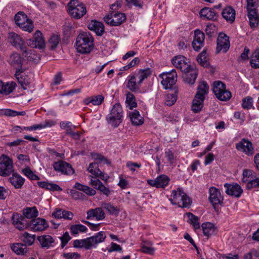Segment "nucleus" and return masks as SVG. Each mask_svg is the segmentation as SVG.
<instances>
[{
    "label": "nucleus",
    "instance_id": "nucleus-1",
    "mask_svg": "<svg viewBox=\"0 0 259 259\" xmlns=\"http://www.w3.org/2000/svg\"><path fill=\"white\" fill-rule=\"evenodd\" d=\"M75 46L78 52L88 54L93 49L94 38L89 32L80 33L76 39Z\"/></svg>",
    "mask_w": 259,
    "mask_h": 259
},
{
    "label": "nucleus",
    "instance_id": "nucleus-2",
    "mask_svg": "<svg viewBox=\"0 0 259 259\" xmlns=\"http://www.w3.org/2000/svg\"><path fill=\"white\" fill-rule=\"evenodd\" d=\"M209 86L206 81H202L197 88V91L192 101V110L195 113H198L203 107L205 96L207 95Z\"/></svg>",
    "mask_w": 259,
    "mask_h": 259
},
{
    "label": "nucleus",
    "instance_id": "nucleus-3",
    "mask_svg": "<svg viewBox=\"0 0 259 259\" xmlns=\"http://www.w3.org/2000/svg\"><path fill=\"white\" fill-rule=\"evenodd\" d=\"M169 201L173 205L183 208H189L191 204L189 196L180 188L172 191Z\"/></svg>",
    "mask_w": 259,
    "mask_h": 259
},
{
    "label": "nucleus",
    "instance_id": "nucleus-4",
    "mask_svg": "<svg viewBox=\"0 0 259 259\" xmlns=\"http://www.w3.org/2000/svg\"><path fill=\"white\" fill-rule=\"evenodd\" d=\"M69 14L75 19H79L84 16L87 12L84 4L78 0H70L67 4Z\"/></svg>",
    "mask_w": 259,
    "mask_h": 259
},
{
    "label": "nucleus",
    "instance_id": "nucleus-5",
    "mask_svg": "<svg viewBox=\"0 0 259 259\" xmlns=\"http://www.w3.org/2000/svg\"><path fill=\"white\" fill-rule=\"evenodd\" d=\"M123 117V110L121 105L117 103L111 109L110 112L106 116V120L109 124L114 127H117L121 122Z\"/></svg>",
    "mask_w": 259,
    "mask_h": 259
},
{
    "label": "nucleus",
    "instance_id": "nucleus-6",
    "mask_svg": "<svg viewBox=\"0 0 259 259\" xmlns=\"http://www.w3.org/2000/svg\"><path fill=\"white\" fill-rule=\"evenodd\" d=\"M212 90L215 97L220 101H226L231 98V92L226 89L225 84L221 81L214 82Z\"/></svg>",
    "mask_w": 259,
    "mask_h": 259
},
{
    "label": "nucleus",
    "instance_id": "nucleus-7",
    "mask_svg": "<svg viewBox=\"0 0 259 259\" xmlns=\"http://www.w3.org/2000/svg\"><path fill=\"white\" fill-rule=\"evenodd\" d=\"M14 171L13 160L6 155L0 157V176L7 177Z\"/></svg>",
    "mask_w": 259,
    "mask_h": 259
},
{
    "label": "nucleus",
    "instance_id": "nucleus-8",
    "mask_svg": "<svg viewBox=\"0 0 259 259\" xmlns=\"http://www.w3.org/2000/svg\"><path fill=\"white\" fill-rule=\"evenodd\" d=\"M162 78L161 84L165 89H170L177 81V73L175 69L171 71L164 72L159 75Z\"/></svg>",
    "mask_w": 259,
    "mask_h": 259
},
{
    "label": "nucleus",
    "instance_id": "nucleus-9",
    "mask_svg": "<svg viewBox=\"0 0 259 259\" xmlns=\"http://www.w3.org/2000/svg\"><path fill=\"white\" fill-rule=\"evenodd\" d=\"M104 19L110 25L118 26L125 20L126 16L122 13H114L105 16Z\"/></svg>",
    "mask_w": 259,
    "mask_h": 259
},
{
    "label": "nucleus",
    "instance_id": "nucleus-10",
    "mask_svg": "<svg viewBox=\"0 0 259 259\" xmlns=\"http://www.w3.org/2000/svg\"><path fill=\"white\" fill-rule=\"evenodd\" d=\"M172 65L182 72H188L190 69L191 65L189 64L188 60L183 56H175L172 60Z\"/></svg>",
    "mask_w": 259,
    "mask_h": 259
},
{
    "label": "nucleus",
    "instance_id": "nucleus-11",
    "mask_svg": "<svg viewBox=\"0 0 259 259\" xmlns=\"http://www.w3.org/2000/svg\"><path fill=\"white\" fill-rule=\"evenodd\" d=\"M236 148L248 156H251L254 153L252 143L245 138H243L239 142L236 144Z\"/></svg>",
    "mask_w": 259,
    "mask_h": 259
},
{
    "label": "nucleus",
    "instance_id": "nucleus-12",
    "mask_svg": "<svg viewBox=\"0 0 259 259\" xmlns=\"http://www.w3.org/2000/svg\"><path fill=\"white\" fill-rule=\"evenodd\" d=\"M53 166L55 171L65 175H71L74 172L70 164L62 160L55 162Z\"/></svg>",
    "mask_w": 259,
    "mask_h": 259
},
{
    "label": "nucleus",
    "instance_id": "nucleus-13",
    "mask_svg": "<svg viewBox=\"0 0 259 259\" xmlns=\"http://www.w3.org/2000/svg\"><path fill=\"white\" fill-rule=\"evenodd\" d=\"M7 40L8 42L13 47L21 51L25 49V45L22 38L15 32H9L8 34Z\"/></svg>",
    "mask_w": 259,
    "mask_h": 259
},
{
    "label": "nucleus",
    "instance_id": "nucleus-14",
    "mask_svg": "<svg viewBox=\"0 0 259 259\" xmlns=\"http://www.w3.org/2000/svg\"><path fill=\"white\" fill-rule=\"evenodd\" d=\"M28 226L31 230L37 232L45 230L49 227V225L45 219L37 218L32 219L28 224Z\"/></svg>",
    "mask_w": 259,
    "mask_h": 259
},
{
    "label": "nucleus",
    "instance_id": "nucleus-15",
    "mask_svg": "<svg viewBox=\"0 0 259 259\" xmlns=\"http://www.w3.org/2000/svg\"><path fill=\"white\" fill-rule=\"evenodd\" d=\"M209 200L214 208H215V206L223 203V197L218 189L211 187L209 189Z\"/></svg>",
    "mask_w": 259,
    "mask_h": 259
},
{
    "label": "nucleus",
    "instance_id": "nucleus-16",
    "mask_svg": "<svg viewBox=\"0 0 259 259\" xmlns=\"http://www.w3.org/2000/svg\"><path fill=\"white\" fill-rule=\"evenodd\" d=\"M230 48L229 37L224 33H221L217 39L216 52L219 53L222 51L226 53Z\"/></svg>",
    "mask_w": 259,
    "mask_h": 259
},
{
    "label": "nucleus",
    "instance_id": "nucleus-17",
    "mask_svg": "<svg viewBox=\"0 0 259 259\" xmlns=\"http://www.w3.org/2000/svg\"><path fill=\"white\" fill-rule=\"evenodd\" d=\"M28 45L32 48L43 49L45 47V41L42 37V33L37 30L34 34L32 39L28 40Z\"/></svg>",
    "mask_w": 259,
    "mask_h": 259
},
{
    "label": "nucleus",
    "instance_id": "nucleus-18",
    "mask_svg": "<svg viewBox=\"0 0 259 259\" xmlns=\"http://www.w3.org/2000/svg\"><path fill=\"white\" fill-rule=\"evenodd\" d=\"M126 88L131 92L134 93H140V88L142 83L138 80L135 74L129 75L126 79Z\"/></svg>",
    "mask_w": 259,
    "mask_h": 259
},
{
    "label": "nucleus",
    "instance_id": "nucleus-19",
    "mask_svg": "<svg viewBox=\"0 0 259 259\" xmlns=\"http://www.w3.org/2000/svg\"><path fill=\"white\" fill-rule=\"evenodd\" d=\"M224 187L226 188L225 192L229 195L239 198L243 193V190L241 186L237 183L224 184Z\"/></svg>",
    "mask_w": 259,
    "mask_h": 259
},
{
    "label": "nucleus",
    "instance_id": "nucleus-20",
    "mask_svg": "<svg viewBox=\"0 0 259 259\" xmlns=\"http://www.w3.org/2000/svg\"><path fill=\"white\" fill-rule=\"evenodd\" d=\"M169 182V178L164 175H160L154 180H148L147 181L148 184L157 188H164L168 185Z\"/></svg>",
    "mask_w": 259,
    "mask_h": 259
},
{
    "label": "nucleus",
    "instance_id": "nucleus-21",
    "mask_svg": "<svg viewBox=\"0 0 259 259\" xmlns=\"http://www.w3.org/2000/svg\"><path fill=\"white\" fill-rule=\"evenodd\" d=\"M204 38L205 35L204 33L199 29L195 31L192 46L195 51H198L203 47Z\"/></svg>",
    "mask_w": 259,
    "mask_h": 259
},
{
    "label": "nucleus",
    "instance_id": "nucleus-22",
    "mask_svg": "<svg viewBox=\"0 0 259 259\" xmlns=\"http://www.w3.org/2000/svg\"><path fill=\"white\" fill-rule=\"evenodd\" d=\"M103 208L97 207L95 209H91L87 211V219L92 220L95 218L97 221L103 220L105 218V214L103 210Z\"/></svg>",
    "mask_w": 259,
    "mask_h": 259
},
{
    "label": "nucleus",
    "instance_id": "nucleus-23",
    "mask_svg": "<svg viewBox=\"0 0 259 259\" xmlns=\"http://www.w3.org/2000/svg\"><path fill=\"white\" fill-rule=\"evenodd\" d=\"M90 185L95 189L100 191L107 196L110 195L112 191L109 190L108 188L106 187L103 183L98 179L91 177Z\"/></svg>",
    "mask_w": 259,
    "mask_h": 259
},
{
    "label": "nucleus",
    "instance_id": "nucleus-24",
    "mask_svg": "<svg viewBox=\"0 0 259 259\" xmlns=\"http://www.w3.org/2000/svg\"><path fill=\"white\" fill-rule=\"evenodd\" d=\"M88 170L89 172L97 177L100 178L103 181H106L109 178V176L107 174L103 172L100 170L98 168V164L97 162L90 163Z\"/></svg>",
    "mask_w": 259,
    "mask_h": 259
},
{
    "label": "nucleus",
    "instance_id": "nucleus-25",
    "mask_svg": "<svg viewBox=\"0 0 259 259\" xmlns=\"http://www.w3.org/2000/svg\"><path fill=\"white\" fill-rule=\"evenodd\" d=\"M201 18L203 19L215 21L217 19V14L213 9L205 7L202 9L199 13Z\"/></svg>",
    "mask_w": 259,
    "mask_h": 259
},
{
    "label": "nucleus",
    "instance_id": "nucleus-26",
    "mask_svg": "<svg viewBox=\"0 0 259 259\" xmlns=\"http://www.w3.org/2000/svg\"><path fill=\"white\" fill-rule=\"evenodd\" d=\"M42 248H49L54 246L55 240L49 235H43L37 237Z\"/></svg>",
    "mask_w": 259,
    "mask_h": 259
},
{
    "label": "nucleus",
    "instance_id": "nucleus-27",
    "mask_svg": "<svg viewBox=\"0 0 259 259\" xmlns=\"http://www.w3.org/2000/svg\"><path fill=\"white\" fill-rule=\"evenodd\" d=\"M9 182L15 189H21L25 182V179L17 172H13L9 178Z\"/></svg>",
    "mask_w": 259,
    "mask_h": 259
},
{
    "label": "nucleus",
    "instance_id": "nucleus-28",
    "mask_svg": "<svg viewBox=\"0 0 259 259\" xmlns=\"http://www.w3.org/2000/svg\"><path fill=\"white\" fill-rule=\"evenodd\" d=\"M88 27L90 30L94 31L98 35H103L105 31L103 23L96 20H92L88 24Z\"/></svg>",
    "mask_w": 259,
    "mask_h": 259
},
{
    "label": "nucleus",
    "instance_id": "nucleus-29",
    "mask_svg": "<svg viewBox=\"0 0 259 259\" xmlns=\"http://www.w3.org/2000/svg\"><path fill=\"white\" fill-rule=\"evenodd\" d=\"M106 237L105 233L103 231L98 232L96 235L88 237L91 248L96 247V245L104 241Z\"/></svg>",
    "mask_w": 259,
    "mask_h": 259
},
{
    "label": "nucleus",
    "instance_id": "nucleus-30",
    "mask_svg": "<svg viewBox=\"0 0 259 259\" xmlns=\"http://www.w3.org/2000/svg\"><path fill=\"white\" fill-rule=\"evenodd\" d=\"M23 72L22 69H18L16 70L15 76L22 88L24 90L27 89V87L30 84V82L28 77L25 74H21Z\"/></svg>",
    "mask_w": 259,
    "mask_h": 259
},
{
    "label": "nucleus",
    "instance_id": "nucleus-31",
    "mask_svg": "<svg viewBox=\"0 0 259 259\" xmlns=\"http://www.w3.org/2000/svg\"><path fill=\"white\" fill-rule=\"evenodd\" d=\"M16 86L15 82L13 81L3 82H0V93L6 95L11 93Z\"/></svg>",
    "mask_w": 259,
    "mask_h": 259
},
{
    "label": "nucleus",
    "instance_id": "nucleus-32",
    "mask_svg": "<svg viewBox=\"0 0 259 259\" xmlns=\"http://www.w3.org/2000/svg\"><path fill=\"white\" fill-rule=\"evenodd\" d=\"M201 227L204 235L207 237L215 234L217 232L214 225L210 222L203 223Z\"/></svg>",
    "mask_w": 259,
    "mask_h": 259
},
{
    "label": "nucleus",
    "instance_id": "nucleus-33",
    "mask_svg": "<svg viewBox=\"0 0 259 259\" xmlns=\"http://www.w3.org/2000/svg\"><path fill=\"white\" fill-rule=\"evenodd\" d=\"M222 15L227 21L232 23L235 20V11L231 7H227L223 9Z\"/></svg>",
    "mask_w": 259,
    "mask_h": 259
},
{
    "label": "nucleus",
    "instance_id": "nucleus-34",
    "mask_svg": "<svg viewBox=\"0 0 259 259\" xmlns=\"http://www.w3.org/2000/svg\"><path fill=\"white\" fill-rule=\"evenodd\" d=\"M128 116L132 124L134 125H140L144 122L143 118L140 115L139 112L137 110L129 112Z\"/></svg>",
    "mask_w": 259,
    "mask_h": 259
},
{
    "label": "nucleus",
    "instance_id": "nucleus-35",
    "mask_svg": "<svg viewBox=\"0 0 259 259\" xmlns=\"http://www.w3.org/2000/svg\"><path fill=\"white\" fill-rule=\"evenodd\" d=\"M184 73V78L185 81L190 84H194L197 76V71L191 67L188 72H185Z\"/></svg>",
    "mask_w": 259,
    "mask_h": 259
},
{
    "label": "nucleus",
    "instance_id": "nucleus-36",
    "mask_svg": "<svg viewBox=\"0 0 259 259\" xmlns=\"http://www.w3.org/2000/svg\"><path fill=\"white\" fill-rule=\"evenodd\" d=\"M21 51L23 53V56L29 61H33L35 62L39 59V57L36 54L35 51L34 50H28L26 46H25V49L22 50Z\"/></svg>",
    "mask_w": 259,
    "mask_h": 259
},
{
    "label": "nucleus",
    "instance_id": "nucleus-37",
    "mask_svg": "<svg viewBox=\"0 0 259 259\" xmlns=\"http://www.w3.org/2000/svg\"><path fill=\"white\" fill-rule=\"evenodd\" d=\"M12 250L18 255H24L28 251V248L26 244L16 243L11 246Z\"/></svg>",
    "mask_w": 259,
    "mask_h": 259
},
{
    "label": "nucleus",
    "instance_id": "nucleus-38",
    "mask_svg": "<svg viewBox=\"0 0 259 259\" xmlns=\"http://www.w3.org/2000/svg\"><path fill=\"white\" fill-rule=\"evenodd\" d=\"M102 208L106 210L110 215L117 216L119 213V209L118 207L113 205L111 203H103L101 204Z\"/></svg>",
    "mask_w": 259,
    "mask_h": 259
},
{
    "label": "nucleus",
    "instance_id": "nucleus-39",
    "mask_svg": "<svg viewBox=\"0 0 259 259\" xmlns=\"http://www.w3.org/2000/svg\"><path fill=\"white\" fill-rule=\"evenodd\" d=\"M8 62L13 66L20 67L22 65L23 58L19 54L13 53L10 56Z\"/></svg>",
    "mask_w": 259,
    "mask_h": 259
},
{
    "label": "nucleus",
    "instance_id": "nucleus-40",
    "mask_svg": "<svg viewBox=\"0 0 259 259\" xmlns=\"http://www.w3.org/2000/svg\"><path fill=\"white\" fill-rule=\"evenodd\" d=\"M187 218V222L192 225L195 230L200 228V225L199 223V218L191 212H188L186 214Z\"/></svg>",
    "mask_w": 259,
    "mask_h": 259
},
{
    "label": "nucleus",
    "instance_id": "nucleus-41",
    "mask_svg": "<svg viewBox=\"0 0 259 259\" xmlns=\"http://www.w3.org/2000/svg\"><path fill=\"white\" fill-rule=\"evenodd\" d=\"M88 238L84 239H76L73 242V246L75 248H84L85 249H91V246Z\"/></svg>",
    "mask_w": 259,
    "mask_h": 259
},
{
    "label": "nucleus",
    "instance_id": "nucleus-42",
    "mask_svg": "<svg viewBox=\"0 0 259 259\" xmlns=\"http://www.w3.org/2000/svg\"><path fill=\"white\" fill-rule=\"evenodd\" d=\"M23 215L27 219H31L36 217L38 214V212L36 207H26L23 210Z\"/></svg>",
    "mask_w": 259,
    "mask_h": 259
},
{
    "label": "nucleus",
    "instance_id": "nucleus-43",
    "mask_svg": "<svg viewBox=\"0 0 259 259\" xmlns=\"http://www.w3.org/2000/svg\"><path fill=\"white\" fill-rule=\"evenodd\" d=\"M15 21L16 24L18 26L22 25L23 23L25 22H27V21L29 19L28 18L27 16L22 11H20L18 12L15 16Z\"/></svg>",
    "mask_w": 259,
    "mask_h": 259
},
{
    "label": "nucleus",
    "instance_id": "nucleus-44",
    "mask_svg": "<svg viewBox=\"0 0 259 259\" xmlns=\"http://www.w3.org/2000/svg\"><path fill=\"white\" fill-rule=\"evenodd\" d=\"M151 73V71L150 68H147L145 69H140L134 74L136 76L137 78L138 79V80L142 83L143 81L150 76Z\"/></svg>",
    "mask_w": 259,
    "mask_h": 259
},
{
    "label": "nucleus",
    "instance_id": "nucleus-45",
    "mask_svg": "<svg viewBox=\"0 0 259 259\" xmlns=\"http://www.w3.org/2000/svg\"><path fill=\"white\" fill-rule=\"evenodd\" d=\"M250 64L252 68H259V49L252 53L250 59Z\"/></svg>",
    "mask_w": 259,
    "mask_h": 259
},
{
    "label": "nucleus",
    "instance_id": "nucleus-46",
    "mask_svg": "<svg viewBox=\"0 0 259 259\" xmlns=\"http://www.w3.org/2000/svg\"><path fill=\"white\" fill-rule=\"evenodd\" d=\"M70 232L72 235H77L79 232H86L87 228L81 224L72 225L70 226Z\"/></svg>",
    "mask_w": 259,
    "mask_h": 259
},
{
    "label": "nucleus",
    "instance_id": "nucleus-47",
    "mask_svg": "<svg viewBox=\"0 0 259 259\" xmlns=\"http://www.w3.org/2000/svg\"><path fill=\"white\" fill-rule=\"evenodd\" d=\"M126 103L128 105L130 109H133L137 106L135 96L131 92H128L126 94Z\"/></svg>",
    "mask_w": 259,
    "mask_h": 259
},
{
    "label": "nucleus",
    "instance_id": "nucleus-48",
    "mask_svg": "<svg viewBox=\"0 0 259 259\" xmlns=\"http://www.w3.org/2000/svg\"><path fill=\"white\" fill-rule=\"evenodd\" d=\"M12 219L13 224L19 230H23L27 227V225L23 222L24 219L22 217L20 218L18 215H13Z\"/></svg>",
    "mask_w": 259,
    "mask_h": 259
},
{
    "label": "nucleus",
    "instance_id": "nucleus-49",
    "mask_svg": "<svg viewBox=\"0 0 259 259\" xmlns=\"http://www.w3.org/2000/svg\"><path fill=\"white\" fill-rule=\"evenodd\" d=\"M60 127L66 131V135H68L72 131H74L76 126L70 121H61L60 123Z\"/></svg>",
    "mask_w": 259,
    "mask_h": 259
},
{
    "label": "nucleus",
    "instance_id": "nucleus-50",
    "mask_svg": "<svg viewBox=\"0 0 259 259\" xmlns=\"http://www.w3.org/2000/svg\"><path fill=\"white\" fill-rule=\"evenodd\" d=\"M35 238V235L30 234L27 232H24L21 237V240L28 245H32Z\"/></svg>",
    "mask_w": 259,
    "mask_h": 259
},
{
    "label": "nucleus",
    "instance_id": "nucleus-51",
    "mask_svg": "<svg viewBox=\"0 0 259 259\" xmlns=\"http://www.w3.org/2000/svg\"><path fill=\"white\" fill-rule=\"evenodd\" d=\"M2 113L6 116L15 117L18 115L24 116L25 115V111H17L10 109H6L3 110Z\"/></svg>",
    "mask_w": 259,
    "mask_h": 259
},
{
    "label": "nucleus",
    "instance_id": "nucleus-52",
    "mask_svg": "<svg viewBox=\"0 0 259 259\" xmlns=\"http://www.w3.org/2000/svg\"><path fill=\"white\" fill-rule=\"evenodd\" d=\"M198 62L202 66L206 67L209 65V62L207 59L206 52L203 50L197 57Z\"/></svg>",
    "mask_w": 259,
    "mask_h": 259
},
{
    "label": "nucleus",
    "instance_id": "nucleus-53",
    "mask_svg": "<svg viewBox=\"0 0 259 259\" xmlns=\"http://www.w3.org/2000/svg\"><path fill=\"white\" fill-rule=\"evenodd\" d=\"M60 41V38L58 35L53 34L49 40V45L52 50L57 48Z\"/></svg>",
    "mask_w": 259,
    "mask_h": 259
},
{
    "label": "nucleus",
    "instance_id": "nucleus-54",
    "mask_svg": "<svg viewBox=\"0 0 259 259\" xmlns=\"http://www.w3.org/2000/svg\"><path fill=\"white\" fill-rule=\"evenodd\" d=\"M252 177H251L249 180H244V181H248L246 184L247 189L259 188V178H255L252 180Z\"/></svg>",
    "mask_w": 259,
    "mask_h": 259
},
{
    "label": "nucleus",
    "instance_id": "nucleus-55",
    "mask_svg": "<svg viewBox=\"0 0 259 259\" xmlns=\"http://www.w3.org/2000/svg\"><path fill=\"white\" fill-rule=\"evenodd\" d=\"M23 173L25 176L32 180H39V177L35 175L29 167H26L22 170Z\"/></svg>",
    "mask_w": 259,
    "mask_h": 259
},
{
    "label": "nucleus",
    "instance_id": "nucleus-56",
    "mask_svg": "<svg viewBox=\"0 0 259 259\" xmlns=\"http://www.w3.org/2000/svg\"><path fill=\"white\" fill-rule=\"evenodd\" d=\"M253 105V99L252 98L248 96L242 99V107L245 109H250Z\"/></svg>",
    "mask_w": 259,
    "mask_h": 259
},
{
    "label": "nucleus",
    "instance_id": "nucleus-57",
    "mask_svg": "<svg viewBox=\"0 0 259 259\" xmlns=\"http://www.w3.org/2000/svg\"><path fill=\"white\" fill-rule=\"evenodd\" d=\"M177 99L175 94H168L165 97V104L167 106H172L176 102Z\"/></svg>",
    "mask_w": 259,
    "mask_h": 259
},
{
    "label": "nucleus",
    "instance_id": "nucleus-58",
    "mask_svg": "<svg viewBox=\"0 0 259 259\" xmlns=\"http://www.w3.org/2000/svg\"><path fill=\"white\" fill-rule=\"evenodd\" d=\"M19 27L24 31L31 32L32 31L34 28L33 22L30 19L28 20L27 22L23 23L22 26L20 25Z\"/></svg>",
    "mask_w": 259,
    "mask_h": 259
},
{
    "label": "nucleus",
    "instance_id": "nucleus-59",
    "mask_svg": "<svg viewBox=\"0 0 259 259\" xmlns=\"http://www.w3.org/2000/svg\"><path fill=\"white\" fill-rule=\"evenodd\" d=\"M104 100V97L102 95H98L91 97L92 104L95 106L100 105Z\"/></svg>",
    "mask_w": 259,
    "mask_h": 259
},
{
    "label": "nucleus",
    "instance_id": "nucleus-60",
    "mask_svg": "<svg viewBox=\"0 0 259 259\" xmlns=\"http://www.w3.org/2000/svg\"><path fill=\"white\" fill-rule=\"evenodd\" d=\"M165 156L170 164L173 163L176 159L174 152L169 149L165 150Z\"/></svg>",
    "mask_w": 259,
    "mask_h": 259
},
{
    "label": "nucleus",
    "instance_id": "nucleus-61",
    "mask_svg": "<svg viewBox=\"0 0 259 259\" xmlns=\"http://www.w3.org/2000/svg\"><path fill=\"white\" fill-rule=\"evenodd\" d=\"M61 241V247L63 248L67 243L71 240V238L69 236V233L66 232L64 234L60 237Z\"/></svg>",
    "mask_w": 259,
    "mask_h": 259
},
{
    "label": "nucleus",
    "instance_id": "nucleus-62",
    "mask_svg": "<svg viewBox=\"0 0 259 259\" xmlns=\"http://www.w3.org/2000/svg\"><path fill=\"white\" fill-rule=\"evenodd\" d=\"M110 245L111 247L107 249L109 253L113 251L121 252L122 251V248L119 245L113 242L111 243Z\"/></svg>",
    "mask_w": 259,
    "mask_h": 259
},
{
    "label": "nucleus",
    "instance_id": "nucleus-63",
    "mask_svg": "<svg viewBox=\"0 0 259 259\" xmlns=\"http://www.w3.org/2000/svg\"><path fill=\"white\" fill-rule=\"evenodd\" d=\"M63 256L66 259H80L81 255L76 252L64 253Z\"/></svg>",
    "mask_w": 259,
    "mask_h": 259
},
{
    "label": "nucleus",
    "instance_id": "nucleus-64",
    "mask_svg": "<svg viewBox=\"0 0 259 259\" xmlns=\"http://www.w3.org/2000/svg\"><path fill=\"white\" fill-rule=\"evenodd\" d=\"M141 251L150 255H153L155 252V248L152 246H141Z\"/></svg>",
    "mask_w": 259,
    "mask_h": 259
}]
</instances>
